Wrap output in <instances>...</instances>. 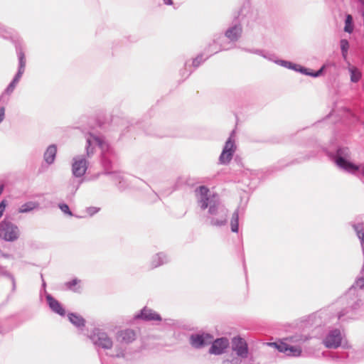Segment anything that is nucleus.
Returning <instances> with one entry per match:
<instances>
[{"label":"nucleus","instance_id":"obj_34","mask_svg":"<svg viewBox=\"0 0 364 364\" xmlns=\"http://www.w3.org/2000/svg\"><path fill=\"white\" fill-rule=\"evenodd\" d=\"M164 3L168 5L172 4V0H164Z\"/></svg>","mask_w":364,"mask_h":364},{"label":"nucleus","instance_id":"obj_35","mask_svg":"<svg viewBox=\"0 0 364 364\" xmlns=\"http://www.w3.org/2000/svg\"><path fill=\"white\" fill-rule=\"evenodd\" d=\"M3 190H4V185H1L0 186V195L2 193Z\"/></svg>","mask_w":364,"mask_h":364},{"label":"nucleus","instance_id":"obj_36","mask_svg":"<svg viewBox=\"0 0 364 364\" xmlns=\"http://www.w3.org/2000/svg\"><path fill=\"white\" fill-rule=\"evenodd\" d=\"M363 4H364V0H360Z\"/></svg>","mask_w":364,"mask_h":364},{"label":"nucleus","instance_id":"obj_25","mask_svg":"<svg viewBox=\"0 0 364 364\" xmlns=\"http://www.w3.org/2000/svg\"><path fill=\"white\" fill-rule=\"evenodd\" d=\"M353 287L355 289H364V278L361 277L358 279L355 284H353Z\"/></svg>","mask_w":364,"mask_h":364},{"label":"nucleus","instance_id":"obj_21","mask_svg":"<svg viewBox=\"0 0 364 364\" xmlns=\"http://www.w3.org/2000/svg\"><path fill=\"white\" fill-rule=\"evenodd\" d=\"M345 27L344 31L347 33H352L353 31V18L351 15H347L346 21H345Z\"/></svg>","mask_w":364,"mask_h":364},{"label":"nucleus","instance_id":"obj_17","mask_svg":"<svg viewBox=\"0 0 364 364\" xmlns=\"http://www.w3.org/2000/svg\"><path fill=\"white\" fill-rule=\"evenodd\" d=\"M68 318L73 324L77 327H81L85 325L84 318L77 314H70L68 315Z\"/></svg>","mask_w":364,"mask_h":364},{"label":"nucleus","instance_id":"obj_22","mask_svg":"<svg viewBox=\"0 0 364 364\" xmlns=\"http://www.w3.org/2000/svg\"><path fill=\"white\" fill-rule=\"evenodd\" d=\"M87 142L88 144V146L87 148V155H90V146L92 144H98L100 146L101 145V140L99 138H97L95 136H92V135H90L87 138Z\"/></svg>","mask_w":364,"mask_h":364},{"label":"nucleus","instance_id":"obj_31","mask_svg":"<svg viewBox=\"0 0 364 364\" xmlns=\"http://www.w3.org/2000/svg\"><path fill=\"white\" fill-rule=\"evenodd\" d=\"M357 235L358 237L362 240V242L364 243V232L363 230H357Z\"/></svg>","mask_w":364,"mask_h":364},{"label":"nucleus","instance_id":"obj_11","mask_svg":"<svg viewBox=\"0 0 364 364\" xmlns=\"http://www.w3.org/2000/svg\"><path fill=\"white\" fill-rule=\"evenodd\" d=\"M279 351L289 356H299L301 353V349L299 346H289L284 343L279 346Z\"/></svg>","mask_w":364,"mask_h":364},{"label":"nucleus","instance_id":"obj_23","mask_svg":"<svg viewBox=\"0 0 364 364\" xmlns=\"http://www.w3.org/2000/svg\"><path fill=\"white\" fill-rule=\"evenodd\" d=\"M231 230L232 232L238 231V213H234L231 220Z\"/></svg>","mask_w":364,"mask_h":364},{"label":"nucleus","instance_id":"obj_4","mask_svg":"<svg viewBox=\"0 0 364 364\" xmlns=\"http://www.w3.org/2000/svg\"><path fill=\"white\" fill-rule=\"evenodd\" d=\"M341 332L338 330L331 331L323 341L326 347L329 348H336L341 343Z\"/></svg>","mask_w":364,"mask_h":364},{"label":"nucleus","instance_id":"obj_13","mask_svg":"<svg viewBox=\"0 0 364 364\" xmlns=\"http://www.w3.org/2000/svg\"><path fill=\"white\" fill-rule=\"evenodd\" d=\"M48 303L51 309L55 313L63 316L65 314L64 309L61 306L60 304L53 297H47Z\"/></svg>","mask_w":364,"mask_h":364},{"label":"nucleus","instance_id":"obj_1","mask_svg":"<svg viewBox=\"0 0 364 364\" xmlns=\"http://www.w3.org/2000/svg\"><path fill=\"white\" fill-rule=\"evenodd\" d=\"M19 235L18 228L10 221L3 220L0 223V237L6 241H14Z\"/></svg>","mask_w":364,"mask_h":364},{"label":"nucleus","instance_id":"obj_12","mask_svg":"<svg viewBox=\"0 0 364 364\" xmlns=\"http://www.w3.org/2000/svg\"><path fill=\"white\" fill-rule=\"evenodd\" d=\"M137 318H142L145 320H155L159 321L161 320V317L156 312L153 311L151 309H148L144 308L139 315L136 316Z\"/></svg>","mask_w":364,"mask_h":364},{"label":"nucleus","instance_id":"obj_29","mask_svg":"<svg viewBox=\"0 0 364 364\" xmlns=\"http://www.w3.org/2000/svg\"><path fill=\"white\" fill-rule=\"evenodd\" d=\"M6 203L5 201L3 200L0 203V218L2 216L4 211L5 210Z\"/></svg>","mask_w":364,"mask_h":364},{"label":"nucleus","instance_id":"obj_5","mask_svg":"<svg viewBox=\"0 0 364 364\" xmlns=\"http://www.w3.org/2000/svg\"><path fill=\"white\" fill-rule=\"evenodd\" d=\"M196 196L198 197V203L202 210H205L208 207L209 201V189L204 186L198 187L196 190Z\"/></svg>","mask_w":364,"mask_h":364},{"label":"nucleus","instance_id":"obj_6","mask_svg":"<svg viewBox=\"0 0 364 364\" xmlns=\"http://www.w3.org/2000/svg\"><path fill=\"white\" fill-rule=\"evenodd\" d=\"M93 340L95 344L105 349H110L113 346L112 339L104 332H98L94 335Z\"/></svg>","mask_w":364,"mask_h":364},{"label":"nucleus","instance_id":"obj_19","mask_svg":"<svg viewBox=\"0 0 364 364\" xmlns=\"http://www.w3.org/2000/svg\"><path fill=\"white\" fill-rule=\"evenodd\" d=\"M38 207V203L35 202H28L23 204L18 210L19 213H26L31 211Z\"/></svg>","mask_w":364,"mask_h":364},{"label":"nucleus","instance_id":"obj_10","mask_svg":"<svg viewBox=\"0 0 364 364\" xmlns=\"http://www.w3.org/2000/svg\"><path fill=\"white\" fill-rule=\"evenodd\" d=\"M212 337L209 335H196L191 337V343L193 346L200 348L205 345L210 343L212 341Z\"/></svg>","mask_w":364,"mask_h":364},{"label":"nucleus","instance_id":"obj_16","mask_svg":"<svg viewBox=\"0 0 364 364\" xmlns=\"http://www.w3.org/2000/svg\"><path fill=\"white\" fill-rule=\"evenodd\" d=\"M241 32L240 27L234 26L226 31L225 36L231 41H236L240 37Z\"/></svg>","mask_w":364,"mask_h":364},{"label":"nucleus","instance_id":"obj_8","mask_svg":"<svg viewBox=\"0 0 364 364\" xmlns=\"http://www.w3.org/2000/svg\"><path fill=\"white\" fill-rule=\"evenodd\" d=\"M136 338V332L129 328L119 331L117 334V341L120 343H129L133 342Z\"/></svg>","mask_w":364,"mask_h":364},{"label":"nucleus","instance_id":"obj_33","mask_svg":"<svg viewBox=\"0 0 364 364\" xmlns=\"http://www.w3.org/2000/svg\"><path fill=\"white\" fill-rule=\"evenodd\" d=\"M323 68H321V69H320V70H319L316 73H315V74H314V75H314V76H316H316H318V75L321 73V72H322V70H323Z\"/></svg>","mask_w":364,"mask_h":364},{"label":"nucleus","instance_id":"obj_3","mask_svg":"<svg viewBox=\"0 0 364 364\" xmlns=\"http://www.w3.org/2000/svg\"><path fill=\"white\" fill-rule=\"evenodd\" d=\"M232 349L236 354L242 358L248 355V346L245 340L240 336L234 337L232 339Z\"/></svg>","mask_w":364,"mask_h":364},{"label":"nucleus","instance_id":"obj_24","mask_svg":"<svg viewBox=\"0 0 364 364\" xmlns=\"http://www.w3.org/2000/svg\"><path fill=\"white\" fill-rule=\"evenodd\" d=\"M348 48H349V43H348V41L346 39L341 40V48L342 50V55L344 58H346L347 56Z\"/></svg>","mask_w":364,"mask_h":364},{"label":"nucleus","instance_id":"obj_7","mask_svg":"<svg viewBox=\"0 0 364 364\" xmlns=\"http://www.w3.org/2000/svg\"><path fill=\"white\" fill-rule=\"evenodd\" d=\"M228 346L229 341L228 338H218L213 343L209 352L211 354L220 355L222 354Z\"/></svg>","mask_w":364,"mask_h":364},{"label":"nucleus","instance_id":"obj_2","mask_svg":"<svg viewBox=\"0 0 364 364\" xmlns=\"http://www.w3.org/2000/svg\"><path fill=\"white\" fill-rule=\"evenodd\" d=\"M236 150L235 141L232 137H230L225 142V146L220 156V161L221 164H226L230 161L232 156Z\"/></svg>","mask_w":364,"mask_h":364},{"label":"nucleus","instance_id":"obj_9","mask_svg":"<svg viewBox=\"0 0 364 364\" xmlns=\"http://www.w3.org/2000/svg\"><path fill=\"white\" fill-rule=\"evenodd\" d=\"M87 170V162L85 159H75L73 164V173L77 176L80 177L85 174Z\"/></svg>","mask_w":364,"mask_h":364},{"label":"nucleus","instance_id":"obj_26","mask_svg":"<svg viewBox=\"0 0 364 364\" xmlns=\"http://www.w3.org/2000/svg\"><path fill=\"white\" fill-rule=\"evenodd\" d=\"M60 209L65 214H68L70 216L73 215L72 212L70 210V208L68 205L65 203L59 204Z\"/></svg>","mask_w":364,"mask_h":364},{"label":"nucleus","instance_id":"obj_15","mask_svg":"<svg viewBox=\"0 0 364 364\" xmlns=\"http://www.w3.org/2000/svg\"><path fill=\"white\" fill-rule=\"evenodd\" d=\"M336 164L338 166L349 171H355L358 170V167H356L353 164L348 162L346 159H344L343 157H338L336 159Z\"/></svg>","mask_w":364,"mask_h":364},{"label":"nucleus","instance_id":"obj_30","mask_svg":"<svg viewBox=\"0 0 364 364\" xmlns=\"http://www.w3.org/2000/svg\"><path fill=\"white\" fill-rule=\"evenodd\" d=\"M5 117V108L1 107L0 108V122L3 121Z\"/></svg>","mask_w":364,"mask_h":364},{"label":"nucleus","instance_id":"obj_18","mask_svg":"<svg viewBox=\"0 0 364 364\" xmlns=\"http://www.w3.org/2000/svg\"><path fill=\"white\" fill-rule=\"evenodd\" d=\"M348 70L350 73V80L353 82H358L361 77V73L359 70L355 66H350Z\"/></svg>","mask_w":364,"mask_h":364},{"label":"nucleus","instance_id":"obj_20","mask_svg":"<svg viewBox=\"0 0 364 364\" xmlns=\"http://www.w3.org/2000/svg\"><path fill=\"white\" fill-rule=\"evenodd\" d=\"M65 286L68 289H69L70 290L76 291L78 289H80V287L81 286V280H80L77 278H74L72 280L66 282Z\"/></svg>","mask_w":364,"mask_h":364},{"label":"nucleus","instance_id":"obj_27","mask_svg":"<svg viewBox=\"0 0 364 364\" xmlns=\"http://www.w3.org/2000/svg\"><path fill=\"white\" fill-rule=\"evenodd\" d=\"M284 343H283V342H281L279 343H267V345L269 346L274 347L275 348H277L279 351V346H282Z\"/></svg>","mask_w":364,"mask_h":364},{"label":"nucleus","instance_id":"obj_32","mask_svg":"<svg viewBox=\"0 0 364 364\" xmlns=\"http://www.w3.org/2000/svg\"><path fill=\"white\" fill-rule=\"evenodd\" d=\"M14 83H11L9 87L7 88V92H11L14 90Z\"/></svg>","mask_w":364,"mask_h":364},{"label":"nucleus","instance_id":"obj_28","mask_svg":"<svg viewBox=\"0 0 364 364\" xmlns=\"http://www.w3.org/2000/svg\"><path fill=\"white\" fill-rule=\"evenodd\" d=\"M216 210H217V205L216 204H213V205H210L209 213L210 214H215L216 213Z\"/></svg>","mask_w":364,"mask_h":364},{"label":"nucleus","instance_id":"obj_14","mask_svg":"<svg viewBox=\"0 0 364 364\" xmlns=\"http://www.w3.org/2000/svg\"><path fill=\"white\" fill-rule=\"evenodd\" d=\"M57 148L54 145L48 146L44 154V159L48 164H52L55 158Z\"/></svg>","mask_w":364,"mask_h":364}]
</instances>
